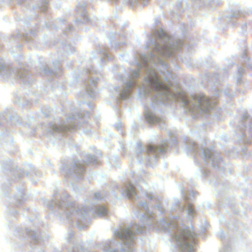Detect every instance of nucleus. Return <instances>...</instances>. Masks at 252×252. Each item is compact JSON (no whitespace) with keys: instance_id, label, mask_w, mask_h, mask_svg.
<instances>
[{"instance_id":"1","label":"nucleus","mask_w":252,"mask_h":252,"mask_svg":"<svg viewBox=\"0 0 252 252\" xmlns=\"http://www.w3.org/2000/svg\"><path fill=\"white\" fill-rule=\"evenodd\" d=\"M183 44L180 39L171 40L163 30H156L146 45V48L152 52L149 55L140 54L136 61L137 69L131 70L126 77L119 76L124 85L115 89L116 100L129 98L131 89L137 86L136 79L139 78L140 72H144L146 76L139 88V94L141 97H147L151 101V107L180 101L185 110L194 118L202 114L213 113L216 110L215 99L211 100L202 94L188 97L184 94H177L170 90L174 75L161 57L173 56L175 51L182 49Z\"/></svg>"},{"instance_id":"2","label":"nucleus","mask_w":252,"mask_h":252,"mask_svg":"<svg viewBox=\"0 0 252 252\" xmlns=\"http://www.w3.org/2000/svg\"><path fill=\"white\" fill-rule=\"evenodd\" d=\"M138 215L141 217L142 225L131 223L124 225L114 231L115 236L119 239H114L109 242H102L101 246L104 252H134L136 234L142 233L146 225H152L154 222V215L145 201L138 205Z\"/></svg>"},{"instance_id":"3","label":"nucleus","mask_w":252,"mask_h":252,"mask_svg":"<svg viewBox=\"0 0 252 252\" xmlns=\"http://www.w3.org/2000/svg\"><path fill=\"white\" fill-rule=\"evenodd\" d=\"M46 205L51 210L57 212L61 219L65 217L69 222L76 221L81 229L86 226L92 216L102 217L108 214L106 207L102 205H93L89 209L76 206L70 196L63 191L56 192L53 199L48 201Z\"/></svg>"},{"instance_id":"4","label":"nucleus","mask_w":252,"mask_h":252,"mask_svg":"<svg viewBox=\"0 0 252 252\" xmlns=\"http://www.w3.org/2000/svg\"><path fill=\"white\" fill-rule=\"evenodd\" d=\"M179 217L170 221L161 219L158 226L163 231L170 234L171 241L175 243L180 252H194V246L197 243V234L193 228L180 226L178 223ZM228 247L224 246L221 252H228Z\"/></svg>"},{"instance_id":"5","label":"nucleus","mask_w":252,"mask_h":252,"mask_svg":"<svg viewBox=\"0 0 252 252\" xmlns=\"http://www.w3.org/2000/svg\"><path fill=\"white\" fill-rule=\"evenodd\" d=\"M89 116L88 112L85 113L81 110L76 115L70 116L65 121H56L55 123L50 124L48 126L47 134L48 136L58 137L67 131L76 130L86 122Z\"/></svg>"},{"instance_id":"6","label":"nucleus","mask_w":252,"mask_h":252,"mask_svg":"<svg viewBox=\"0 0 252 252\" xmlns=\"http://www.w3.org/2000/svg\"><path fill=\"white\" fill-rule=\"evenodd\" d=\"M172 142L173 145H176L177 141L174 137H171L169 143ZM168 141L164 140L161 141L158 146L149 144L147 149L143 147L140 143H137V156L139 162L143 161L142 155L144 154L149 165L154 166L156 165L158 158L160 155L165 153L168 148Z\"/></svg>"},{"instance_id":"7","label":"nucleus","mask_w":252,"mask_h":252,"mask_svg":"<svg viewBox=\"0 0 252 252\" xmlns=\"http://www.w3.org/2000/svg\"><path fill=\"white\" fill-rule=\"evenodd\" d=\"M186 145L190 153L196 155H200L202 153L206 162L211 160V165L213 167L223 170L225 169L223 167H221L223 161L220 153L214 151L212 148L199 147L195 142L190 140L186 141Z\"/></svg>"},{"instance_id":"8","label":"nucleus","mask_w":252,"mask_h":252,"mask_svg":"<svg viewBox=\"0 0 252 252\" xmlns=\"http://www.w3.org/2000/svg\"><path fill=\"white\" fill-rule=\"evenodd\" d=\"M0 77L3 80L15 79L23 84H30L32 82L31 74L27 69L11 68L3 62H0Z\"/></svg>"},{"instance_id":"9","label":"nucleus","mask_w":252,"mask_h":252,"mask_svg":"<svg viewBox=\"0 0 252 252\" xmlns=\"http://www.w3.org/2000/svg\"><path fill=\"white\" fill-rule=\"evenodd\" d=\"M236 134L238 138L243 142L249 143L252 139V118L247 113L242 117Z\"/></svg>"},{"instance_id":"10","label":"nucleus","mask_w":252,"mask_h":252,"mask_svg":"<svg viewBox=\"0 0 252 252\" xmlns=\"http://www.w3.org/2000/svg\"><path fill=\"white\" fill-rule=\"evenodd\" d=\"M61 170L65 172L67 176L79 180L83 178L85 172L84 162L77 160L73 161L70 165L63 164Z\"/></svg>"},{"instance_id":"11","label":"nucleus","mask_w":252,"mask_h":252,"mask_svg":"<svg viewBox=\"0 0 252 252\" xmlns=\"http://www.w3.org/2000/svg\"><path fill=\"white\" fill-rule=\"evenodd\" d=\"M97 78L91 76L87 80H85V90L87 94L91 98L97 97V92L95 91Z\"/></svg>"},{"instance_id":"12","label":"nucleus","mask_w":252,"mask_h":252,"mask_svg":"<svg viewBox=\"0 0 252 252\" xmlns=\"http://www.w3.org/2000/svg\"><path fill=\"white\" fill-rule=\"evenodd\" d=\"M144 115L145 119L149 124H158L161 126V128H162L161 125H164L165 122L164 119L162 117L161 118L157 116L153 112L150 110L148 106L145 107Z\"/></svg>"},{"instance_id":"13","label":"nucleus","mask_w":252,"mask_h":252,"mask_svg":"<svg viewBox=\"0 0 252 252\" xmlns=\"http://www.w3.org/2000/svg\"><path fill=\"white\" fill-rule=\"evenodd\" d=\"M122 194L123 197L128 199H136L137 198L135 187L130 182L125 184L122 188Z\"/></svg>"},{"instance_id":"14","label":"nucleus","mask_w":252,"mask_h":252,"mask_svg":"<svg viewBox=\"0 0 252 252\" xmlns=\"http://www.w3.org/2000/svg\"><path fill=\"white\" fill-rule=\"evenodd\" d=\"M53 64L55 67V70L47 66H44L41 69L42 71L46 75H59V74L61 72L60 63L59 61H56L54 62Z\"/></svg>"},{"instance_id":"15","label":"nucleus","mask_w":252,"mask_h":252,"mask_svg":"<svg viewBox=\"0 0 252 252\" xmlns=\"http://www.w3.org/2000/svg\"><path fill=\"white\" fill-rule=\"evenodd\" d=\"M86 7L87 3L85 2H84L81 4L78 5L77 6V12L81 14L85 22H87L89 20L87 14Z\"/></svg>"},{"instance_id":"16","label":"nucleus","mask_w":252,"mask_h":252,"mask_svg":"<svg viewBox=\"0 0 252 252\" xmlns=\"http://www.w3.org/2000/svg\"><path fill=\"white\" fill-rule=\"evenodd\" d=\"M108 47H102L100 48V54L101 55V61L102 64L104 63L106 59L111 60V57L108 53Z\"/></svg>"},{"instance_id":"17","label":"nucleus","mask_w":252,"mask_h":252,"mask_svg":"<svg viewBox=\"0 0 252 252\" xmlns=\"http://www.w3.org/2000/svg\"><path fill=\"white\" fill-rule=\"evenodd\" d=\"M126 2L129 3L131 6H134L141 4L142 6L148 4L149 0H125Z\"/></svg>"},{"instance_id":"18","label":"nucleus","mask_w":252,"mask_h":252,"mask_svg":"<svg viewBox=\"0 0 252 252\" xmlns=\"http://www.w3.org/2000/svg\"><path fill=\"white\" fill-rule=\"evenodd\" d=\"M26 233L27 235L30 237L31 239L34 241L35 243H38L39 242L40 239L39 238V235L36 232L32 230H27Z\"/></svg>"},{"instance_id":"19","label":"nucleus","mask_w":252,"mask_h":252,"mask_svg":"<svg viewBox=\"0 0 252 252\" xmlns=\"http://www.w3.org/2000/svg\"><path fill=\"white\" fill-rule=\"evenodd\" d=\"M147 197L150 200H154V201L157 203V205L156 206L158 211L160 212V213H163V209L162 208L161 204L159 203V199L158 197L155 198L154 195H153L151 194H147Z\"/></svg>"},{"instance_id":"20","label":"nucleus","mask_w":252,"mask_h":252,"mask_svg":"<svg viewBox=\"0 0 252 252\" xmlns=\"http://www.w3.org/2000/svg\"><path fill=\"white\" fill-rule=\"evenodd\" d=\"M245 70L244 68L242 67H240L238 68V71L237 73V75L236 76L237 84H239L241 83V80L243 77V75L245 72Z\"/></svg>"},{"instance_id":"21","label":"nucleus","mask_w":252,"mask_h":252,"mask_svg":"<svg viewBox=\"0 0 252 252\" xmlns=\"http://www.w3.org/2000/svg\"><path fill=\"white\" fill-rule=\"evenodd\" d=\"M187 213L189 220L192 219L196 214L195 211L190 203L188 204Z\"/></svg>"},{"instance_id":"22","label":"nucleus","mask_w":252,"mask_h":252,"mask_svg":"<svg viewBox=\"0 0 252 252\" xmlns=\"http://www.w3.org/2000/svg\"><path fill=\"white\" fill-rule=\"evenodd\" d=\"M91 163L96 164L99 163V160L94 156L88 155L84 163L89 164Z\"/></svg>"},{"instance_id":"23","label":"nucleus","mask_w":252,"mask_h":252,"mask_svg":"<svg viewBox=\"0 0 252 252\" xmlns=\"http://www.w3.org/2000/svg\"><path fill=\"white\" fill-rule=\"evenodd\" d=\"M48 0H39L38 7L42 11H45L48 8Z\"/></svg>"},{"instance_id":"24","label":"nucleus","mask_w":252,"mask_h":252,"mask_svg":"<svg viewBox=\"0 0 252 252\" xmlns=\"http://www.w3.org/2000/svg\"><path fill=\"white\" fill-rule=\"evenodd\" d=\"M221 1L220 0H210L209 4L212 8H215L217 6L221 4Z\"/></svg>"},{"instance_id":"25","label":"nucleus","mask_w":252,"mask_h":252,"mask_svg":"<svg viewBox=\"0 0 252 252\" xmlns=\"http://www.w3.org/2000/svg\"><path fill=\"white\" fill-rule=\"evenodd\" d=\"M63 50L65 53H69L72 52V51H74L75 49L74 47H72L71 48L69 46H68L67 45H65L63 47Z\"/></svg>"},{"instance_id":"26","label":"nucleus","mask_w":252,"mask_h":252,"mask_svg":"<svg viewBox=\"0 0 252 252\" xmlns=\"http://www.w3.org/2000/svg\"><path fill=\"white\" fill-rule=\"evenodd\" d=\"M241 16V13L239 11H234L230 16L229 18L232 19L233 18H237Z\"/></svg>"},{"instance_id":"27","label":"nucleus","mask_w":252,"mask_h":252,"mask_svg":"<svg viewBox=\"0 0 252 252\" xmlns=\"http://www.w3.org/2000/svg\"><path fill=\"white\" fill-rule=\"evenodd\" d=\"M24 193L23 191H21L20 193V196L17 197V200L18 201V203L19 204H21L22 202V198L23 197V195Z\"/></svg>"},{"instance_id":"28","label":"nucleus","mask_w":252,"mask_h":252,"mask_svg":"<svg viewBox=\"0 0 252 252\" xmlns=\"http://www.w3.org/2000/svg\"><path fill=\"white\" fill-rule=\"evenodd\" d=\"M125 44L124 42H120V43H115V44H114V48L116 49V50H117L121 46H123L124 44Z\"/></svg>"},{"instance_id":"29","label":"nucleus","mask_w":252,"mask_h":252,"mask_svg":"<svg viewBox=\"0 0 252 252\" xmlns=\"http://www.w3.org/2000/svg\"><path fill=\"white\" fill-rule=\"evenodd\" d=\"M93 72H94L95 73L96 71L94 69V68L93 67H91V68H88L87 69L86 71V73L88 74H92L93 73Z\"/></svg>"},{"instance_id":"30","label":"nucleus","mask_w":252,"mask_h":252,"mask_svg":"<svg viewBox=\"0 0 252 252\" xmlns=\"http://www.w3.org/2000/svg\"><path fill=\"white\" fill-rule=\"evenodd\" d=\"M181 193L183 196L184 199L186 201H188L190 199L189 198V196L188 195L185 194V192L183 189L182 190Z\"/></svg>"},{"instance_id":"31","label":"nucleus","mask_w":252,"mask_h":252,"mask_svg":"<svg viewBox=\"0 0 252 252\" xmlns=\"http://www.w3.org/2000/svg\"><path fill=\"white\" fill-rule=\"evenodd\" d=\"M74 233L73 231H71L69 232L68 234V236L67 237L66 240L68 242H69L71 239V238L73 236Z\"/></svg>"},{"instance_id":"32","label":"nucleus","mask_w":252,"mask_h":252,"mask_svg":"<svg viewBox=\"0 0 252 252\" xmlns=\"http://www.w3.org/2000/svg\"><path fill=\"white\" fill-rule=\"evenodd\" d=\"M94 198L95 199H102V197H101V194L99 192H96L94 194Z\"/></svg>"},{"instance_id":"33","label":"nucleus","mask_w":252,"mask_h":252,"mask_svg":"<svg viewBox=\"0 0 252 252\" xmlns=\"http://www.w3.org/2000/svg\"><path fill=\"white\" fill-rule=\"evenodd\" d=\"M122 124L121 123H119L117 126H116V128L118 129V130H120L121 128H122Z\"/></svg>"},{"instance_id":"34","label":"nucleus","mask_w":252,"mask_h":252,"mask_svg":"<svg viewBox=\"0 0 252 252\" xmlns=\"http://www.w3.org/2000/svg\"><path fill=\"white\" fill-rule=\"evenodd\" d=\"M178 207L179 209L181 211H183L185 209L186 206L184 205H181L180 204L178 205Z\"/></svg>"},{"instance_id":"35","label":"nucleus","mask_w":252,"mask_h":252,"mask_svg":"<svg viewBox=\"0 0 252 252\" xmlns=\"http://www.w3.org/2000/svg\"><path fill=\"white\" fill-rule=\"evenodd\" d=\"M24 38L25 39V40L27 42H29L31 41L30 38L27 35H24Z\"/></svg>"},{"instance_id":"36","label":"nucleus","mask_w":252,"mask_h":252,"mask_svg":"<svg viewBox=\"0 0 252 252\" xmlns=\"http://www.w3.org/2000/svg\"><path fill=\"white\" fill-rule=\"evenodd\" d=\"M196 193L195 192L193 191H190L189 193V195H191V196L192 197H194L195 196V194Z\"/></svg>"},{"instance_id":"37","label":"nucleus","mask_w":252,"mask_h":252,"mask_svg":"<svg viewBox=\"0 0 252 252\" xmlns=\"http://www.w3.org/2000/svg\"><path fill=\"white\" fill-rule=\"evenodd\" d=\"M224 94L226 95H228L229 94V91L228 90H225L224 92Z\"/></svg>"},{"instance_id":"38","label":"nucleus","mask_w":252,"mask_h":252,"mask_svg":"<svg viewBox=\"0 0 252 252\" xmlns=\"http://www.w3.org/2000/svg\"><path fill=\"white\" fill-rule=\"evenodd\" d=\"M246 27V24H244V25H243L242 26V29L245 30V28Z\"/></svg>"},{"instance_id":"39","label":"nucleus","mask_w":252,"mask_h":252,"mask_svg":"<svg viewBox=\"0 0 252 252\" xmlns=\"http://www.w3.org/2000/svg\"><path fill=\"white\" fill-rule=\"evenodd\" d=\"M71 28H72V27L71 26H69L68 28H67V30L68 31H70L71 30Z\"/></svg>"},{"instance_id":"40","label":"nucleus","mask_w":252,"mask_h":252,"mask_svg":"<svg viewBox=\"0 0 252 252\" xmlns=\"http://www.w3.org/2000/svg\"><path fill=\"white\" fill-rule=\"evenodd\" d=\"M132 176H133V177L135 176V174H134V173L133 172L132 173Z\"/></svg>"},{"instance_id":"41","label":"nucleus","mask_w":252,"mask_h":252,"mask_svg":"<svg viewBox=\"0 0 252 252\" xmlns=\"http://www.w3.org/2000/svg\"><path fill=\"white\" fill-rule=\"evenodd\" d=\"M110 44L112 45V41L110 40Z\"/></svg>"}]
</instances>
